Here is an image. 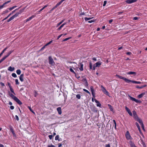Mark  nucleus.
I'll use <instances>...</instances> for the list:
<instances>
[{"label":"nucleus","instance_id":"obj_1","mask_svg":"<svg viewBox=\"0 0 147 147\" xmlns=\"http://www.w3.org/2000/svg\"><path fill=\"white\" fill-rule=\"evenodd\" d=\"M133 113L134 118L137 121H138L140 123L141 126L144 129V125L142 120L138 118V117H137L136 113L135 111H134L133 112Z\"/></svg>","mask_w":147,"mask_h":147},{"label":"nucleus","instance_id":"obj_2","mask_svg":"<svg viewBox=\"0 0 147 147\" xmlns=\"http://www.w3.org/2000/svg\"><path fill=\"white\" fill-rule=\"evenodd\" d=\"M102 62L100 61H98L94 64L93 66V70H95L96 67H99L101 65Z\"/></svg>","mask_w":147,"mask_h":147},{"label":"nucleus","instance_id":"obj_3","mask_svg":"<svg viewBox=\"0 0 147 147\" xmlns=\"http://www.w3.org/2000/svg\"><path fill=\"white\" fill-rule=\"evenodd\" d=\"M125 135L126 138L127 140H130L132 139V138L128 131H127Z\"/></svg>","mask_w":147,"mask_h":147},{"label":"nucleus","instance_id":"obj_4","mask_svg":"<svg viewBox=\"0 0 147 147\" xmlns=\"http://www.w3.org/2000/svg\"><path fill=\"white\" fill-rule=\"evenodd\" d=\"M101 88L102 91L106 95H108L109 93L107 91L105 88L102 86H101Z\"/></svg>","mask_w":147,"mask_h":147},{"label":"nucleus","instance_id":"obj_5","mask_svg":"<svg viewBox=\"0 0 147 147\" xmlns=\"http://www.w3.org/2000/svg\"><path fill=\"white\" fill-rule=\"evenodd\" d=\"M49 63L51 64L52 65H54L55 63L53 61V59L51 56L49 57Z\"/></svg>","mask_w":147,"mask_h":147},{"label":"nucleus","instance_id":"obj_6","mask_svg":"<svg viewBox=\"0 0 147 147\" xmlns=\"http://www.w3.org/2000/svg\"><path fill=\"white\" fill-rule=\"evenodd\" d=\"M137 0H126L125 2L128 4H131L136 2Z\"/></svg>","mask_w":147,"mask_h":147},{"label":"nucleus","instance_id":"obj_7","mask_svg":"<svg viewBox=\"0 0 147 147\" xmlns=\"http://www.w3.org/2000/svg\"><path fill=\"white\" fill-rule=\"evenodd\" d=\"M21 13V12H20V13H19V12L17 13L16 14H15L14 15H13V16H12L10 18V19L11 20H13V19H14L16 17H17L18 16V15L20 14Z\"/></svg>","mask_w":147,"mask_h":147},{"label":"nucleus","instance_id":"obj_8","mask_svg":"<svg viewBox=\"0 0 147 147\" xmlns=\"http://www.w3.org/2000/svg\"><path fill=\"white\" fill-rule=\"evenodd\" d=\"M125 109L126 111L128 112V114L129 115L131 116H132V114L130 110L127 107H125Z\"/></svg>","mask_w":147,"mask_h":147},{"label":"nucleus","instance_id":"obj_9","mask_svg":"<svg viewBox=\"0 0 147 147\" xmlns=\"http://www.w3.org/2000/svg\"><path fill=\"white\" fill-rule=\"evenodd\" d=\"M78 66L80 67L79 68V69L81 71H82L83 70V65L81 63H80L78 64Z\"/></svg>","mask_w":147,"mask_h":147},{"label":"nucleus","instance_id":"obj_10","mask_svg":"<svg viewBox=\"0 0 147 147\" xmlns=\"http://www.w3.org/2000/svg\"><path fill=\"white\" fill-rule=\"evenodd\" d=\"M35 17V16L34 15H33L31 17H29V18L27 19L26 20H24V22H26L30 20H31L32 18H33Z\"/></svg>","mask_w":147,"mask_h":147},{"label":"nucleus","instance_id":"obj_11","mask_svg":"<svg viewBox=\"0 0 147 147\" xmlns=\"http://www.w3.org/2000/svg\"><path fill=\"white\" fill-rule=\"evenodd\" d=\"M94 101L97 104L96 105L97 107H101V105L98 101L96 99H94Z\"/></svg>","mask_w":147,"mask_h":147},{"label":"nucleus","instance_id":"obj_12","mask_svg":"<svg viewBox=\"0 0 147 147\" xmlns=\"http://www.w3.org/2000/svg\"><path fill=\"white\" fill-rule=\"evenodd\" d=\"M145 94V92L142 93L141 94L138 95V98H140L142 97Z\"/></svg>","mask_w":147,"mask_h":147},{"label":"nucleus","instance_id":"obj_13","mask_svg":"<svg viewBox=\"0 0 147 147\" xmlns=\"http://www.w3.org/2000/svg\"><path fill=\"white\" fill-rule=\"evenodd\" d=\"M57 110L58 111V112L59 114V115H61V108L60 107H58L57 108Z\"/></svg>","mask_w":147,"mask_h":147},{"label":"nucleus","instance_id":"obj_14","mask_svg":"<svg viewBox=\"0 0 147 147\" xmlns=\"http://www.w3.org/2000/svg\"><path fill=\"white\" fill-rule=\"evenodd\" d=\"M14 70V68L13 67H12L11 66H10L8 67V70L10 71H13Z\"/></svg>","mask_w":147,"mask_h":147},{"label":"nucleus","instance_id":"obj_15","mask_svg":"<svg viewBox=\"0 0 147 147\" xmlns=\"http://www.w3.org/2000/svg\"><path fill=\"white\" fill-rule=\"evenodd\" d=\"M121 79L124 80L127 83H129V81H130V80L127 79L126 78L123 77H122Z\"/></svg>","mask_w":147,"mask_h":147},{"label":"nucleus","instance_id":"obj_16","mask_svg":"<svg viewBox=\"0 0 147 147\" xmlns=\"http://www.w3.org/2000/svg\"><path fill=\"white\" fill-rule=\"evenodd\" d=\"M127 74H133L134 76H135L136 75V73L135 72L130 71L129 72H127Z\"/></svg>","mask_w":147,"mask_h":147},{"label":"nucleus","instance_id":"obj_17","mask_svg":"<svg viewBox=\"0 0 147 147\" xmlns=\"http://www.w3.org/2000/svg\"><path fill=\"white\" fill-rule=\"evenodd\" d=\"M23 76H24V75L23 74H21V75L20 76L19 78H20V80L21 82H23L24 80Z\"/></svg>","mask_w":147,"mask_h":147},{"label":"nucleus","instance_id":"obj_18","mask_svg":"<svg viewBox=\"0 0 147 147\" xmlns=\"http://www.w3.org/2000/svg\"><path fill=\"white\" fill-rule=\"evenodd\" d=\"M132 82L133 83H136V84H141V82H137V81H133V80H130V81H129V82Z\"/></svg>","mask_w":147,"mask_h":147},{"label":"nucleus","instance_id":"obj_19","mask_svg":"<svg viewBox=\"0 0 147 147\" xmlns=\"http://www.w3.org/2000/svg\"><path fill=\"white\" fill-rule=\"evenodd\" d=\"M129 144L131 147H133L135 146L134 143H133L131 141H130Z\"/></svg>","mask_w":147,"mask_h":147},{"label":"nucleus","instance_id":"obj_20","mask_svg":"<svg viewBox=\"0 0 147 147\" xmlns=\"http://www.w3.org/2000/svg\"><path fill=\"white\" fill-rule=\"evenodd\" d=\"M93 18V17H92V18H84V20L85 21H88V20H90L92 18Z\"/></svg>","mask_w":147,"mask_h":147},{"label":"nucleus","instance_id":"obj_21","mask_svg":"<svg viewBox=\"0 0 147 147\" xmlns=\"http://www.w3.org/2000/svg\"><path fill=\"white\" fill-rule=\"evenodd\" d=\"M136 125L139 130L140 131H141V130H140V127L139 126V125L137 123H136Z\"/></svg>","mask_w":147,"mask_h":147},{"label":"nucleus","instance_id":"obj_22","mask_svg":"<svg viewBox=\"0 0 147 147\" xmlns=\"http://www.w3.org/2000/svg\"><path fill=\"white\" fill-rule=\"evenodd\" d=\"M7 47H6L5 49L2 52L0 53V57L3 54L4 52L6 50V49H7Z\"/></svg>","mask_w":147,"mask_h":147},{"label":"nucleus","instance_id":"obj_23","mask_svg":"<svg viewBox=\"0 0 147 147\" xmlns=\"http://www.w3.org/2000/svg\"><path fill=\"white\" fill-rule=\"evenodd\" d=\"M16 73L18 75H20L21 73V71L20 69H18L16 71Z\"/></svg>","mask_w":147,"mask_h":147},{"label":"nucleus","instance_id":"obj_24","mask_svg":"<svg viewBox=\"0 0 147 147\" xmlns=\"http://www.w3.org/2000/svg\"><path fill=\"white\" fill-rule=\"evenodd\" d=\"M60 5V3H59V2L56 5L54 6L53 8V9H55L58 6H59V5Z\"/></svg>","mask_w":147,"mask_h":147},{"label":"nucleus","instance_id":"obj_25","mask_svg":"<svg viewBox=\"0 0 147 147\" xmlns=\"http://www.w3.org/2000/svg\"><path fill=\"white\" fill-rule=\"evenodd\" d=\"M17 9H15L12 12L10 13L6 18L5 19H7L9 16L11 14H13L14 13Z\"/></svg>","mask_w":147,"mask_h":147},{"label":"nucleus","instance_id":"obj_26","mask_svg":"<svg viewBox=\"0 0 147 147\" xmlns=\"http://www.w3.org/2000/svg\"><path fill=\"white\" fill-rule=\"evenodd\" d=\"M16 7H17L16 6H13L12 7H11L9 8L8 9L10 10V11H11L13 9H14Z\"/></svg>","mask_w":147,"mask_h":147},{"label":"nucleus","instance_id":"obj_27","mask_svg":"<svg viewBox=\"0 0 147 147\" xmlns=\"http://www.w3.org/2000/svg\"><path fill=\"white\" fill-rule=\"evenodd\" d=\"M64 20H62L61 22H60L58 23L57 24V26L58 27L64 21Z\"/></svg>","mask_w":147,"mask_h":147},{"label":"nucleus","instance_id":"obj_28","mask_svg":"<svg viewBox=\"0 0 147 147\" xmlns=\"http://www.w3.org/2000/svg\"><path fill=\"white\" fill-rule=\"evenodd\" d=\"M48 6L47 5H45L44 7L43 8H42L39 11V12H40L42 11L44 9L45 7H47Z\"/></svg>","mask_w":147,"mask_h":147},{"label":"nucleus","instance_id":"obj_29","mask_svg":"<svg viewBox=\"0 0 147 147\" xmlns=\"http://www.w3.org/2000/svg\"><path fill=\"white\" fill-rule=\"evenodd\" d=\"M133 101H135L136 103H140L141 102L139 100L136 98H135Z\"/></svg>","mask_w":147,"mask_h":147},{"label":"nucleus","instance_id":"obj_30","mask_svg":"<svg viewBox=\"0 0 147 147\" xmlns=\"http://www.w3.org/2000/svg\"><path fill=\"white\" fill-rule=\"evenodd\" d=\"M10 131H11V132L12 134L14 133V131L13 129L11 126H10Z\"/></svg>","mask_w":147,"mask_h":147},{"label":"nucleus","instance_id":"obj_31","mask_svg":"<svg viewBox=\"0 0 147 147\" xmlns=\"http://www.w3.org/2000/svg\"><path fill=\"white\" fill-rule=\"evenodd\" d=\"M12 76L14 78H16L17 77V75L15 73H13L11 74Z\"/></svg>","mask_w":147,"mask_h":147},{"label":"nucleus","instance_id":"obj_32","mask_svg":"<svg viewBox=\"0 0 147 147\" xmlns=\"http://www.w3.org/2000/svg\"><path fill=\"white\" fill-rule=\"evenodd\" d=\"M108 105L109 107V109L111 111H113V108L110 105Z\"/></svg>","mask_w":147,"mask_h":147},{"label":"nucleus","instance_id":"obj_33","mask_svg":"<svg viewBox=\"0 0 147 147\" xmlns=\"http://www.w3.org/2000/svg\"><path fill=\"white\" fill-rule=\"evenodd\" d=\"M69 70L71 72L74 74H76V73L74 71V70L71 68H70V69H69Z\"/></svg>","mask_w":147,"mask_h":147},{"label":"nucleus","instance_id":"obj_34","mask_svg":"<svg viewBox=\"0 0 147 147\" xmlns=\"http://www.w3.org/2000/svg\"><path fill=\"white\" fill-rule=\"evenodd\" d=\"M9 95L10 96H11V97L13 99V98H15V96H14V95H13V94H9Z\"/></svg>","mask_w":147,"mask_h":147},{"label":"nucleus","instance_id":"obj_35","mask_svg":"<svg viewBox=\"0 0 147 147\" xmlns=\"http://www.w3.org/2000/svg\"><path fill=\"white\" fill-rule=\"evenodd\" d=\"M5 7V6L3 4L2 5H0V9H1L3 8L4 7Z\"/></svg>","mask_w":147,"mask_h":147},{"label":"nucleus","instance_id":"obj_36","mask_svg":"<svg viewBox=\"0 0 147 147\" xmlns=\"http://www.w3.org/2000/svg\"><path fill=\"white\" fill-rule=\"evenodd\" d=\"M76 97L78 99H80V98L81 96L80 94H77L76 95Z\"/></svg>","mask_w":147,"mask_h":147},{"label":"nucleus","instance_id":"obj_37","mask_svg":"<svg viewBox=\"0 0 147 147\" xmlns=\"http://www.w3.org/2000/svg\"><path fill=\"white\" fill-rule=\"evenodd\" d=\"M91 92L92 96H93L94 97V98L95 97V93L94 92V90Z\"/></svg>","mask_w":147,"mask_h":147},{"label":"nucleus","instance_id":"obj_38","mask_svg":"<svg viewBox=\"0 0 147 147\" xmlns=\"http://www.w3.org/2000/svg\"><path fill=\"white\" fill-rule=\"evenodd\" d=\"M53 42L52 40L50 42H49L48 43H47L45 45V46H47L49 45L51 43H52Z\"/></svg>","mask_w":147,"mask_h":147},{"label":"nucleus","instance_id":"obj_39","mask_svg":"<svg viewBox=\"0 0 147 147\" xmlns=\"http://www.w3.org/2000/svg\"><path fill=\"white\" fill-rule=\"evenodd\" d=\"M59 136L58 135H57V136L55 137V140H59Z\"/></svg>","mask_w":147,"mask_h":147},{"label":"nucleus","instance_id":"obj_40","mask_svg":"<svg viewBox=\"0 0 147 147\" xmlns=\"http://www.w3.org/2000/svg\"><path fill=\"white\" fill-rule=\"evenodd\" d=\"M83 90L86 92L87 93L89 94H90V92L88 91V90H86L85 89H83Z\"/></svg>","mask_w":147,"mask_h":147},{"label":"nucleus","instance_id":"obj_41","mask_svg":"<svg viewBox=\"0 0 147 147\" xmlns=\"http://www.w3.org/2000/svg\"><path fill=\"white\" fill-rule=\"evenodd\" d=\"M89 65H90V69H92V63L91 62H90V63Z\"/></svg>","mask_w":147,"mask_h":147},{"label":"nucleus","instance_id":"obj_42","mask_svg":"<svg viewBox=\"0 0 147 147\" xmlns=\"http://www.w3.org/2000/svg\"><path fill=\"white\" fill-rule=\"evenodd\" d=\"M28 107V108L30 110L32 113H33L34 114H35V113L31 109V108L30 107Z\"/></svg>","mask_w":147,"mask_h":147},{"label":"nucleus","instance_id":"obj_43","mask_svg":"<svg viewBox=\"0 0 147 147\" xmlns=\"http://www.w3.org/2000/svg\"><path fill=\"white\" fill-rule=\"evenodd\" d=\"M15 82H16V84H18V85L19 84V82H18V79H16L15 80Z\"/></svg>","mask_w":147,"mask_h":147},{"label":"nucleus","instance_id":"obj_44","mask_svg":"<svg viewBox=\"0 0 147 147\" xmlns=\"http://www.w3.org/2000/svg\"><path fill=\"white\" fill-rule=\"evenodd\" d=\"M10 1H7V2H5V3H3V4H4V5L5 6V5H6V4H7V3H9V2H10Z\"/></svg>","mask_w":147,"mask_h":147},{"label":"nucleus","instance_id":"obj_45","mask_svg":"<svg viewBox=\"0 0 147 147\" xmlns=\"http://www.w3.org/2000/svg\"><path fill=\"white\" fill-rule=\"evenodd\" d=\"M129 97L131 100L133 101L134 100V99L135 98L131 96H129Z\"/></svg>","mask_w":147,"mask_h":147},{"label":"nucleus","instance_id":"obj_46","mask_svg":"<svg viewBox=\"0 0 147 147\" xmlns=\"http://www.w3.org/2000/svg\"><path fill=\"white\" fill-rule=\"evenodd\" d=\"M71 38V37H69V38H66L65 39H64V40H63V41H67V40H69V39H70Z\"/></svg>","mask_w":147,"mask_h":147},{"label":"nucleus","instance_id":"obj_47","mask_svg":"<svg viewBox=\"0 0 147 147\" xmlns=\"http://www.w3.org/2000/svg\"><path fill=\"white\" fill-rule=\"evenodd\" d=\"M95 21V20H90V21H89L88 22L89 23H91L92 22H94Z\"/></svg>","mask_w":147,"mask_h":147},{"label":"nucleus","instance_id":"obj_48","mask_svg":"<svg viewBox=\"0 0 147 147\" xmlns=\"http://www.w3.org/2000/svg\"><path fill=\"white\" fill-rule=\"evenodd\" d=\"M16 102L20 105H21L22 104V103L21 102L19 99Z\"/></svg>","mask_w":147,"mask_h":147},{"label":"nucleus","instance_id":"obj_49","mask_svg":"<svg viewBox=\"0 0 147 147\" xmlns=\"http://www.w3.org/2000/svg\"><path fill=\"white\" fill-rule=\"evenodd\" d=\"M63 26L62 24L60 27L58 29V30H60L62 27H63Z\"/></svg>","mask_w":147,"mask_h":147},{"label":"nucleus","instance_id":"obj_50","mask_svg":"<svg viewBox=\"0 0 147 147\" xmlns=\"http://www.w3.org/2000/svg\"><path fill=\"white\" fill-rule=\"evenodd\" d=\"M113 122L114 124H115V128H116V122L115 120H113Z\"/></svg>","mask_w":147,"mask_h":147},{"label":"nucleus","instance_id":"obj_51","mask_svg":"<svg viewBox=\"0 0 147 147\" xmlns=\"http://www.w3.org/2000/svg\"><path fill=\"white\" fill-rule=\"evenodd\" d=\"M90 89L91 92L93 91L94 90L93 89V87L92 86H91L90 87Z\"/></svg>","mask_w":147,"mask_h":147},{"label":"nucleus","instance_id":"obj_52","mask_svg":"<svg viewBox=\"0 0 147 147\" xmlns=\"http://www.w3.org/2000/svg\"><path fill=\"white\" fill-rule=\"evenodd\" d=\"M13 99L16 102H17V101L19 100V99L18 98L16 97H15Z\"/></svg>","mask_w":147,"mask_h":147},{"label":"nucleus","instance_id":"obj_53","mask_svg":"<svg viewBox=\"0 0 147 147\" xmlns=\"http://www.w3.org/2000/svg\"><path fill=\"white\" fill-rule=\"evenodd\" d=\"M49 137L50 139H51L53 137V136L52 135H49Z\"/></svg>","mask_w":147,"mask_h":147},{"label":"nucleus","instance_id":"obj_54","mask_svg":"<svg viewBox=\"0 0 147 147\" xmlns=\"http://www.w3.org/2000/svg\"><path fill=\"white\" fill-rule=\"evenodd\" d=\"M15 117H16V119L17 121H18L19 120V119L18 117V116L17 115H16L15 116Z\"/></svg>","mask_w":147,"mask_h":147},{"label":"nucleus","instance_id":"obj_55","mask_svg":"<svg viewBox=\"0 0 147 147\" xmlns=\"http://www.w3.org/2000/svg\"><path fill=\"white\" fill-rule=\"evenodd\" d=\"M107 1H104V4H103V6H105L106 5V4L107 3Z\"/></svg>","mask_w":147,"mask_h":147},{"label":"nucleus","instance_id":"obj_56","mask_svg":"<svg viewBox=\"0 0 147 147\" xmlns=\"http://www.w3.org/2000/svg\"><path fill=\"white\" fill-rule=\"evenodd\" d=\"M140 142H142V144L144 146H145V143H144V142H143L142 140H141V141H140Z\"/></svg>","mask_w":147,"mask_h":147},{"label":"nucleus","instance_id":"obj_57","mask_svg":"<svg viewBox=\"0 0 147 147\" xmlns=\"http://www.w3.org/2000/svg\"><path fill=\"white\" fill-rule=\"evenodd\" d=\"M116 76L117 77H118L119 78L121 79L122 78V77L121 76H120L117 75H116Z\"/></svg>","mask_w":147,"mask_h":147},{"label":"nucleus","instance_id":"obj_58","mask_svg":"<svg viewBox=\"0 0 147 147\" xmlns=\"http://www.w3.org/2000/svg\"><path fill=\"white\" fill-rule=\"evenodd\" d=\"M10 90L11 91V92H12V93H13L14 94H15L14 92L13 89L12 88H11V89H10Z\"/></svg>","mask_w":147,"mask_h":147},{"label":"nucleus","instance_id":"obj_59","mask_svg":"<svg viewBox=\"0 0 147 147\" xmlns=\"http://www.w3.org/2000/svg\"><path fill=\"white\" fill-rule=\"evenodd\" d=\"M63 35V34H61L58 36V38H57V39H58L60 38Z\"/></svg>","mask_w":147,"mask_h":147},{"label":"nucleus","instance_id":"obj_60","mask_svg":"<svg viewBox=\"0 0 147 147\" xmlns=\"http://www.w3.org/2000/svg\"><path fill=\"white\" fill-rule=\"evenodd\" d=\"M136 88L139 89H142V87H139V86H136Z\"/></svg>","mask_w":147,"mask_h":147},{"label":"nucleus","instance_id":"obj_61","mask_svg":"<svg viewBox=\"0 0 147 147\" xmlns=\"http://www.w3.org/2000/svg\"><path fill=\"white\" fill-rule=\"evenodd\" d=\"M12 52V51H11L7 54L9 55Z\"/></svg>","mask_w":147,"mask_h":147},{"label":"nucleus","instance_id":"obj_62","mask_svg":"<svg viewBox=\"0 0 147 147\" xmlns=\"http://www.w3.org/2000/svg\"><path fill=\"white\" fill-rule=\"evenodd\" d=\"M138 19V18L136 17H134L133 18V20H137Z\"/></svg>","mask_w":147,"mask_h":147},{"label":"nucleus","instance_id":"obj_63","mask_svg":"<svg viewBox=\"0 0 147 147\" xmlns=\"http://www.w3.org/2000/svg\"><path fill=\"white\" fill-rule=\"evenodd\" d=\"M7 58V56H4L2 59L4 61L6 58Z\"/></svg>","mask_w":147,"mask_h":147},{"label":"nucleus","instance_id":"obj_64","mask_svg":"<svg viewBox=\"0 0 147 147\" xmlns=\"http://www.w3.org/2000/svg\"><path fill=\"white\" fill-rule=\"evenodd\" d=\"M10 109H13L14 108V107L13 106H10Z\"/></svg>","mask_w":147,"mask_h":147}]
</instances>
